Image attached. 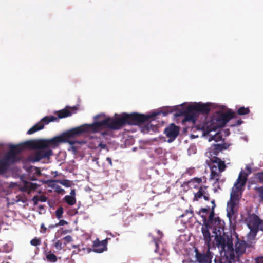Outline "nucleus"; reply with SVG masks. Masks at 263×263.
I'll return each instance as SVG.
<instances>
[{
	"instance_id": "obj_1",
	"label": "nucleus",
	"mask_w": 263,
	"mask_h": 263,
	"mask_svg": "<svg viewBox=\"0 0 263 263\" xmlns=\"http://www.w3.org/2000/svg\"><path fill=\"white\" fill-rule=\"evenodd\" d=\"M104 123H100L98 121L91 124H84L78 126L61 134L54 137L52 139H35L28 140L27 143L31 147V149L35 150L29 157V160L32 162H39L43 159H49L53 155V149L57 147L60 143H68L73 145L77 143L71 139L84 133L91 132L96 133L102 128Z\"/></svg>"
},
{
	"instance_id": "obj_2",
	"label": "nucleus",
	"mask_w": 263,
	"mask_h": 263,
	"mask_svg": "<svg viewBox=\"0 0 263 263\" xmlns=\"http://www.w3.org/2000/svg\"><path fill=\"white\" fill-rule=\"evenodd\" d=\"M160 114V112H154L150 114L140 113H123L119 117L115 119L110 117L98 121L99 123H105L102 127L109 128L112 130H118L125 125L140 126L146 123L143 128V131L149 132L154 130L152 124L150 123L154 121L155 117Z\"/></svg>"
},
{
	"instance_id": "obj_3",
	"label": "nucleus",
	"mask_w": 263,
	"mask_h": 263,
	"mask_svg": "<svg viewBox=\"0 0 263 263\" xmlns=\"http://www.w3.org/2000/svg\"><path fill=\"white\" fill-rule=\"evenodd\" d=\"M28 142V140L10 147L9 152H7L3 158L0 159V175L5 174L9 170L10 165L20 161L21 157L18 156V153L26 148L31 149V147L27 144Z\"/></svg>"
},
{
	"instance_id": "obj_4",
	"label": "nucleus",
	"mask_w": 263,
	"mask_h": 263,
	"mask_svg": "<svg viewBox=\"0 0 263 263\" xmlns=\"http://www.w3.org/2000/svg\"><path fill=\"white\" fill-rule=\"evenodd\" d=\"M247 176L248 174L241 171L234 184L231 193L230 199L227 203V216L229 217H232L236 212V207L239 202L238 193H241L243 190L242 188L246 183Z\"/></svg>"
},
{
	"instance_id": "obj_5",
	"label": "nucleus",
	"mask_w": 263,
	"mask_h": 263,
	"mask_svg": "<svg viewBox=\"0 0 263 263\" xmlns=\"http://www.w3.org/2000/svg\"><path fill=\"white\" fill-rule=\"evenodd\" d=\"M233 238L231 234H228L226 232L215 235L216 245L218 248L224 252V255L226 256L229 262L234 260L235 254H234L233 246Z\"/></svg>"
},
{
	"instance_id": "obj_6",
	"label": "nucleus",
	"mask_w": 263,
	"mask_h": 263,
	"mask_svg": "<svg viewBox=\"0 0 263 263\" xmlns=\"http://www.w3.org/2000/svg\"><path fill=\"white\" fill-rule=\"evenodd\" d=\"M236 114L229 109L226 112H218L217 115L213 116L211 124L209 125V129L208 133L211 131L216 130L217 128L226 126L228 122L234 118H236Z\"/></svg>"
},
{
	"instance_id": "obj_7",
	"label": "nucleus",
	"mask_w": 263,
	"mask_h": 263,
	"mask_svg": "<svg viewBox=\"0 0 263 263\" xmlns=\"http://www.w3.org/2000/svg\"><path fill=\"white\" fill-rule=\"evenodd\" d=\"M247 226L250 231V237L254 238L258 231H263V220L260 219L255 213H248L246 218Z\"/></svg>"
},
{
	"instance_id": "obj_8",
	"label": "nucleus",
	"mask_w": 263,
	"mask_h": 263,
	"mask_svg": "<svg viewBox=\"0 0 263 263\" xmlns=\"http://www.w3.org/2000/svg\"><path fill=\"white\" fill-rule=\"evenodd\" d=\"M213 205L211 209V213H210L208 218L206 217V221H207L209 226L213 230V233L215 235L221 234L224 232V221L219 218V217H214V209L215 205L214 201H212Z\"/></svg>"
},
{
	"instance_id": "obj_9",
	"label": "nucleus",
	"mask_w": 263,
	"mask_h": 263,
	"mask_svg": "<svg viewBox=\"0 0 263 263\" xmlns=\"http://www.w3.org/2000/svg\"><path fill=\"white\" fill-rule=\"evenodd\" d=\"M189 114H191L187 117L188 120H193V123L197 121L199 114H208L210 111V105L208 103H195L187 107Z\"/></svg>"
},
{
	"instance_id": "obj_10",
	"label": "nucleus",
	"mask_w": 263,
	"mask_h": 263,
	"mask_svg": "<svg viewBox=\"0 0 263 263\" xmlns=\"http://www.w3.org/2000/svg\"><path fill=\"white\" fill-rule=\"evenodd\" d=\"M201 217H202L203 219L201 232L203 235L204 243H205L208 246V251L209 250L210 251V243H211L212 240V236L209 231L210 228L206 221V216L202 215Z\"/></svg>"
},
{
	"instance_id": "obj_11",
	"label": "nucleus",
	"mask_w": 263,
	"mask_h": 263,
	"mask_svg": "<svg viewBox=\"0 0 263 263\" xmlns=\"http://www.w3.org/2000/svg\"><path fill=\"white\" fill-rule=\"evenodd\" d=\"M179 127L176 126L174 123L165 128L164 134L168 138V142L171 143L179 135Z\"/></svg>"
},
{
	"instance_id": "obj_12",
	"label": "nucleus",
	"mask_w": 263,
	"mask_h": 263,
	"mask_svg": "<svg viewBox=\"0 0 263 263\" xmlns=\"http://www.w3.org/2000/svg\"><path fill=\"white\" fill-rule=\"evenodd\" d=\"M236 237L235 248H233L234 254L236 253L237 256L240 257L246 252L247 243L245 241L238 238V235Z\"/></svg>"
},
{
	"instance_id": "obj_13",
	"label": "nucleus",
	"mask_w": 263,
	"mask_h": 263,
	"mask_svg": "<svg viewBox=\"0 0 263 263\" xmlns=\"http://www.w3.org/2000/svg\"><path fill=\"white\" fill-rule=\"evenodd\" d=\"M195 258L199 263H212L213 256L209 250L205 253L198 252L197 248L195 249Z\"/></svg>"
},
{
	"instance_id": "obj_14",
	"label": "nucleus",
	"mask_w": 263,
	"mask_h": 263,
	"mask_svg": "<svg viewBox=\"0 0 263 263\" xmlns=\"http://www.w3.org/2000/svg\"><path fill=\"white\" fill-rule=\"evenodd\" d=\"M107 239H104L100 241L97 239L93 242L92 245L93 251L97 253H102L107 250Z\"/></svg>"
},
{
	"instance_id": "obj_15",
	"label": "nucleus",
	"mask_w": 263,
	"mask_h": 263,
	"mask_svg": "<svg viewBox=\"0 0 263 263\" xmlns=\"http://www.w3.org/2000/svg\"><path fill=\"white\" fill-rule=\"evenodd\" d=\"M208 187L204 185L200 186L198 189V191L194 195V200H199L202 197L204 200L208 201L209 200V195L207 192Z\"/></svg>"
},
{
	"instance_id": "obj_16",
	"label": "nucleus",
	"mask_w": 263,
	"mask_h": 263,
	"mask_svg": "<svg viewBox=\"0 0 263 263\" xmlns=\"http://www.w3.org/2000/svg\"><path fill=\"white\" fill-rule=\"evenodd\" d=\"M229 146V144H214L209 148V153L217 155L218 153L223 149H227Z\"/></svg>"
},
{
	"instance_id": "obj_17",
	"label": "nucleus",
	"mask_w": 263,
	"mask_h": 263,
	"mask_svg": "<svg viewBox=\"0 0 263 263\" xmlns=\"http://www.w3.org/2000/svg\"><path fill=\"white\" fill-rule=\"evenodd\" d=\"M202 182V178L195 177L186 182L187 186L190 189H197L199 187Z\"/></svg>"
},
{
	"instance_id": "obj_18",
	"label": "nucleus",
	"mask_w": 263,
	"mask_h": 263,
	"mask_svg": "<svg viewBox=\"0 0 263 263\" xmlns=\"http://www.w3.org/2000/svg\"><path fill=\"white\" fill-rule=\"evenodd\" d=\"M37 184L31 182H24L23 187H22V191L23 192H27L28 193L34 191L37 188Z\"/></svg>"
},
{
	"instance_id": "obj_19",
	"label": "nucleus",
	"mask_w": 263,
	"mask_h": 263,
	"mask_svg": "<svg viewBox=\"0 0 263 263\" xmlns=\"http://www.w3.org/2000/svg\"><path fill=\"white\" fill-rule=\"evenodd\" d=\"M54 114L57 115L59 119L67 118L72 115L71 111L67 108L55 111Z\"/></svg>"
},
{
	"instance_id": "obj_20",
	"label": "nucleus",
	"mask_w": 263,
	"mask_h": 263,
	"mask_svg": "<svg viewBox=\"0 0 263 263\" xmlns=\"http://www.w3.org/2000/svg\"><path fill=\"white\" fill-rule=\"evenodd\" d=\"M211 161L212 162L214 163H217L218 170L220 171V172H223L226 168V165L224 164L223 161H222L220 158H218L217 157H214Z\"/></svg>"
},
{
	"instance_id": "obj_21",
	"label": "nucleus",
	"mask_w": 263,
	"mask_h": 263,
	"mask_svg": "<svg viewBox=\"0 0 263 263\" xmlns=\"http://www.w3.org/2000/svg\"><path fill=\"white\" fill-rule=\"evenodd\" d=\"M191 114L189 113L187 111V108L185 109H180L178 110L177 113L175 114L176 117H179L180 116H184V121L192 122L193 123V120H188L187 117Z\"/></svg>"
},
{
	"instance_id": "obj_22",
	"label": "nucleus",
	"mask_w": 263,
	"mask_h": 263,
	"mask_svg": "<svg viewBox=\"0 0 263 263\" xmlns=\"http://www.w3.org/2000/svg\"><path fill=\"white\" fill-rule=\"evenodd\" d=\"M44 127V124L43 122H39L30 128L29 130L27 132V134L28 135H32L37 131L43 129Z\"/></svg>"
},
{
	"instance_id": "obj_23",
	"label": "nucleus",
	"mask_w": 263,
	"mask_h": 263,
	"mask_svg": "<svg viewBox=\"0 0 263 263\" xmlns=\"http://www.w3.org/2000/svg\"><path fill=\"white\" fill-rule=\"evenodd\" d=\"M48 182L50 183H53V182H59L60 184H62L64 186L66 187H71L72 185V182L69 180L67 179H63V180H49Z\"/></svg>"
},
{
	"instance_id": "obj_24",
	"label": "nucleus",
	"mask_w": 263,
	"mask_h": 263,
	"mask_svg": "<svg viewBox=\"0 0 263 263\" xmlns=\"http://www.w3.org/2000/svg\"><path fill=\"white\" fill-rule=\"evenodd\" d=\"M250 112V110L249 107H245L241 106L237 109V114L240 116L246 115L249 114Z\"/></svg>"
},
{
	"instance_id": "obj_25",
	"label": "nucleus",
	"mask_w": 263,
	"mask_h": 263,
	"mask_svg": "<svg viewBox=\"0 0 263 263\" xmlns=\"http://www.w3.org/2000/svg\"><path fill=\"white\" fill-rule=\"evenodd\" d=\"M65 201L69 205H73L76 203V199L74 197L70 195L65 196L64 198Z\"/></svg>"
},
{
	"instance_id": "obj_26",
	"label": "nucleus",
	"mask_w": 263,
	"mask_h": 263,
	"mask_svg": "<svg viewBox=\"0 0 263 263\" xmlns=\"http://www.w3.org/2000/svg\"><path fill=\"white\" fill-rule=\"evenodd\" d=\"M214 167L216 169V166H212V170H211V179H216V182H215V183L216 182H218L219 180V174L216 172L215 170H214Z\"/></svg>"
},
{
	"instance_id": "obj_27",
	"label": "nucleus",
	"mask_w": 263,
	"mask_h": 263,
	"mask_svg": "<svg viewBox=\"0 0 263 263\" xmlns=\"http://www.w3.org/2000/svg\"><path fill=\"white\" fill-rule=\"evenodd\" d=\"M49 187L54 189V191L59 194H63L65 192L63 189L58 185H49Z\"/></svg>"
},
{
	"instance_id": "obj_28",
	"label": "nucleus",
	"mask_w": 263,
	"mask_h": 263,
	"mask_svg": "<svg viewBox=\"0 0 263 263\" xmlns=\"http://www.w3.org/2000/svg\"><path fill=\"white\" fill-rule=\"evenodd\" d=\"M47 260L50 262H55L57 261V256L53 253H50L46 256Z\"/></svg>"
},
{
	"instance_id": "obj_29",
	"label": "nucleus",
	"mask_w": 263,
	"mask_h": 263,
	"mask_svg": "<svg viewBox=\"0 0 263 263\" xmlns=\"http://www.w3.org/2000/svg\"><path fill=\"white\" fill-rule=\"evenodd\" d=\"M63 213V208L62 206L59 207L57 209V211H55V216L58 219H60L62 217V215Z\"/></svg>"
},
{
	"instance_id": "obj_30",
	"label": "nucleus",
	"mask_w": 263,
	"mask_h": 263,
	"mask_svg": "<svg viewBox=\"0 0 263 263\" xmlns=\"http://www.w3.org/2000/svg\"><path fill=\"white\" fill-rule=\"evenodd\" d=\"M30 244L33 246H37L41 244L40 238H35L31 240Z\"/></svg>"
},
{
	"instance_id": "obj_31",
	"label": "nucleus",
	"mask_w": 263,
	"mask_h": 263,
	"mask_svg": "<svg viewBox=\"0 0 263 263\" xmlns=\"http://www.w3.org/2000/svg\"><path fill=\"white\" fill-rule=\"evenodd\" d=\"M255 191L259 194L261 200H263V186L256 187Z\"/></svg>"
},
{
	"instance_id": "obj_32",
	"label": "nucleus",
	"mask_w": 263,
	"mask_h": 263,
	"mask_svg": "<svg viewBox=\"0 0 263 263\" xmlns=\"http://www.w3.org/2000/svg\"><path fill=\"white\" fill-rule=\"evenodd\" d=\"M54 247L58 250H61L63 248L62 242L60 240H58L54 243Z\"/></svg>"
},
{
	"instance_id": "obj_33",
	"label": "nucleus",
	"mask_w": 263,
	"mask_h": 263,
	"mask_svg": "<svg viewBox=\"0 0 263 263\" xmlns=\"http://www.w3.org/2000/svg\"><path fill=\"white\" fill-rule=\"evenodd\" d=\"M63 240H64V245H66L68 243H70L72 242L73 239L72 237L70 235H67L66 236L63 238Z\"/></svg>"
},
{
	"instance_id": "obj_34",
	"label": "nucleus",
	"mask_w": 263,
	"mask_h": 263,
	"mask_svg": "<svg viewBox=\"0 0 263 263\" xmlns=\"http://www.w3.org/2000/svg\"><path fill=\"white\" fill-rule=\"evenodd\" d=\"M222 139V136L219 134H217L214 136H212V139H210V140H214L216 142L220 141Z\"/></svg>"
},
{
	"instance_id": "obj_35",
	"label": "nucleus",
	"mask_w": 263,
	"mask_h": 263,
	"mask_svg": "<svg viewBox=\"0 0 263 263\" xmlns=\"http://www.w3.org/2000/svg\"><path fill=\"white\" fill-rule=\"evenodd\" d=\"M256 178L260 182L263 183V171L256 174Z\"/></svg>"
},
{
	"instance_id": "obj_36",
	"label": "nucleus",
	"mask_w": 263,
	"mask_h": 263,
	"mask_svg": "<svg viewBox=\"0 0 263 263\" xmlns=\"http://www.w3.org/2000/svg\"><path fill=\"white\" fill-rule=\"evenodd\" d=\"M49 120V119L48 118V116H45V117L43 118L39 122L43 123L44 125L48 124L50 123Z\"/></svg>"
},
{
	"instance_id": "obj_37",
	"label": "nucleus",
	"mask_w": 263,
	"mask_h": 263,
	"mask_svg": "<svg viewBox=\"0 0 263 263\" xmlns=\"http://www.w3.org/2000/svg\"><path fill=\"white\" fill-rule=\"evenodd\" d=\"M209 211V208H202V209H200L199 214H200V216H201L202 215V214H201L202 213H208ZM204 215L206 216V215Z\"/></svg>"
},
{
	"instance_id": "obj_38",
	"label": "nucleus",
	"mask_w": 263,
	"mask_h": 263,
	"mask_svg": "<svg viewBox=\"0 0 263 263\" xmlns=\"http://www.w3.org/2000/svg\"><path fill=\"white\" fill-rule=\"evenodd\" d=\"M40 229H41L40 232L41 233H45L47 232V229L46 227H45L44 223L41 224Z\"/></svg>"
},
{
	"instance_id": "obj_39",
	"label": "nucleus",
	"mask_w": 263,
	"mask_h": 263,
	"mask_svg": "<svg viewBox=\"0 0 263 263\" xmlns=\"http://www.w3.org/2000/svg\"><path fill=\"white\" fill-rule=\"evenodd\" d=\"M32 201L33 202L34 205H36L38 204V202L39 201V196L37 195L34 196L32 198Z\"/></svg>"
},
{
	"instance_id": "obj_40",
	"label": "nucleus",
	"mask_w": 263,
	"mask_h": 263,
	"mask_svg": "<svg viewBox=\"0 0 263 263\" xmlns=\"http://www.w3.org/2000/svg\"><path fill=\"white\" fill-rule=\"evenodd\" d=\"M255 263H263V257H257L255 259Z\"/></svg>"
},
{
	"instance_id": "obj_41",
	"label": "nucleus",
	"mask_w": 263,
	"mask_h": 263,
	"mask_svg": "<svg viewBox=\"0 0 263 263\" xmlns=\"http://www.w3.org/2000/svg\"><path fill=\"white\" fill-rule=\"evenodd\" d=\"M68 224V222L66 221H65L64 220H60L58 223L55 224V226H64L67 225Z\"/></svg>"
},
{
	"instance_id": "obj_42",
	"label": "nucleus",
	"mask_w": 263,
	"mask_h": 263,
	"mask_svg": "<svg viewBox=\"0 0 263 263\" xmlns=\"http://www.w3.org/2000/svg\"><path fill=\"white\" fill-rule=\"evenodd\" d=\"M48 118L49 119V121H50V122L58 121L59 120L58 117H55L53 116H48Z\"/></svg>"
},
{
	"instance_id": "obj_43",
	"label": "nucleus",
	"mask_w": 263,
	"mask_h": 263,
	"mask_svg": "<svg viewBox=\"0 0 263 263\" xmlns=\"http://www.w3.org/2000/svg\"><path fill=\"white\" fill-rule=\"evenodd\" d=\"M242 123H243V121L241 119L238 120L235 123L231 125V127L237 126L238 125H241Z\"/></svg>"
},
{
	"instance_id": "obj_44",
	"label": "nucleus",
	"mask_w": 263,
	"mask_h": 263,
	"mask_svg": "<svg viewBox=\"0 0 263 263\" xmlns=\"http://www.w3.org/2000/svg\"><path fill=\"white\" fill-rule=\"evenodd\" d=\"M39 200L41 202H45L47 201V198L45 195H41L39 196Z\"/></svg>"
},
{
	"instance_id": "obj_45",
	"label": "nucleus",
	"mask_w": 263,
	"mask_h": 263,
	"mask_svg": "<svg viewBox=\"0 0 263 263\" xmlns=\"http://www.w3.org/2000/svg\"><path fill=\"white\" fill-rule=\"evenodd\" d=\"M101 135L103 136V137H104L106 139H107L108 138L107 137V136L110 135V133H109L108 132H103L101 133Z\"/></svg>"
},
{
	"instance_id": "obj_46",
	"label": "nucleus",
	"mask_w": 263,
	"mask_h": 263,
	"mask_svg": "<svg viewBox=\"0 0 263 263\" xmlns=\"http://www.w3.org/2000/svg\"><path fill=\"white\" fill-rule=\"evenodd\" d=\"M98 147L101 149H106L107 147L106 144H103L102 142L98 144Z\"/></svg>"
},
{
	"instance_id": "obj_47",
	"label": "nucleus",
	"mask_w": 263,
	"mask_h": 263,
	"mask_svg": "<svg viewBox=\"0 0 263 263\" xmlns=\"http://www.w3.org/2000/svg\"><path fill=\"white\" fill-rule=\"evenodd\" d=\"M172 112H173V109H172V108H167V109H166V111L163 112V114L165 116V115H167V114L171 113Z\"/></svg>"
},
{
	"instance_id": "obj_48",
	"label": "nucleus",
	"mask_w": 263,
	"mask_h": 263,
	"mask_svg": "<svg viewBox=\"0 0 263 263\" xmlns=\"http://www.w3.org/2000/svg\"><path fill=\"white\" fill-rule=\"evenodd\" d=\"M106 161L109 162L110 166H112V161H111V158L110 157H107L106 158Z\"/></svg>"
},
{
	"instance_id": "obj_49",
	"label": "nucleus",
	"mask_w": 263,
	"mask_h": 263,
	"mask_svg": "<svg viewBox=\"0 0 263 263\" xmlns=\"http://www.w3.org/2000/svg\"><path fill=\"white\" fill-rule=\"evenodd\" d=\"M70 196L74 197L75 196V190L74 189L72 190L71 192H70Z\"/></svg>"
},
{
	"instance_id": "obj_50",
	"label": "nucleus",
	"mask_w": 263,
	"mask_h": 263,
	"mask_svg": "<svg viewBox=\"0 0 263 263\" xmlns=\"http://www.w3.org/2000/svg\"><path fill=\"white\" fill-rule=\"evenodd\" d=\"M246 169H247V170H248L249 174H250L251 173V167H250L249 166H247L246 167Z\"/></svg>"
},
{
	"instance_id": "obj_51",
	"label": "nucleus",
	"mask_w": 263,
	"mask_h": 263,
	"mask_svg": "<svg viewBox=\"0 0 263 263\" xmlns=\"http://www.w3.org/2000/svg\"><path fill=\"white\" fill-rule=\"evenodd\" d=\"M72 148V151H73V152L74 153H75V152H76V151H77V150L76 149L75 147H74V146H72V148Z\"/></svg>"
},
{
	"instance_id": "obj_52",
	"label": "nucleus",
	"mask_w": 263,
	"mask_h": 263,
	"mask_svg": "<svg viewBox=\"0 0 263 263\" xmlns=\"http://www.w3.org/2000/svg\"><path fill=\"white\" fill-rule=\"evenodd\" d=\"M193 171L192 170H187V173H188L189 174L191 175L192 173H190V171Z\"/></svg>"
},
{
	"instance_id": "obj_53",
	"label": "nucleus",
	"mask_w": 263,
	"mask_h": 263,
	"mask_svg": "<svg viewBox=\"0 0 263 263\" xmlns=\"http://www.w3.org/2000/svg\"><path fill=\"white\" fill-rule=\"evenodd\" d=\"M100 117V115H98L96 117H95V119L96 120H97V119H98V118Z\"/></svg>"
},
{
	"instance_id": "obj_54",
	"label": "nucleus",
	"mask_w": 263,
	"mask_h": 263,
	"mask_svg": "<svg viewBox=\"0 0 263 263\" xmlns=\"http://www.w3.org/2000/svg\"><path fill=\"white\" fill-rule=\"evenodd\" d=\"M54 183H55V182H53V183H50V182H49V185H55Z\"/></svg>"
},
{
	"instance_id": "obj_55",
	"label": "nucleus",
	"mask_w": 263,
	"mask_h": 263,
	"mask_svg": "<svg viewBox=\"0 0 263 263\" xmlns=\"http://www.w3.org/2000/svg\"><path fill=\"white\" fill-rule=\"evenodd\" d=\"M158 234H161V235H162V233H161V232H160V230H158Z\"/></svg>"
},
{
	"instance_id": "obj_56",
	"label": "nucleus",
	"mask_w": 263,
	"mask_h": 263,
	"mask_svg": "<svg viewBox=\"0 0 263 263\" xmlns=\"http://www.w3.org/2000/svg\"><path fill=\"white\" fill-rule=\"evenodd\" d=\"M155 245H156V247H158V243H157V242H155Z\"/></svg>"
}]
</instances>
